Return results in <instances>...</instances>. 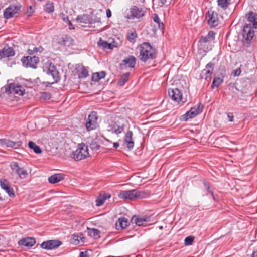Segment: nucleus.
I'll use <instances>...</instances> for the list:
<instances>
[{"instance_id": "8", "label": "nucleus", "mask_w": 257, "mask_h": 257, "mask_svg": "<svg viewBox=\"0 0 257 257\" xmlns=\"http://www.w3.org/2000/svg\"><path fill=\"white\" fill-rule=\"evenodd\" d=\"M203 108V105L201 103H199L194 107H192L190 110L187 111L184 115H182L181 119L186 121L189 119L194 118L202 112Z\"/></svg>"}, {"instance_id": "56", "label": "nucleus", "mask_w": 257, "mask_h": 257, "mask_svg": "<svg viewBox=\"0 0 257 257\" xmlns=\"http://www.w3.org/2000/svg\"><path fill=\"white\" fill-rule=\"evenodd\" d=\"M113 146L114 148H117L119 146V143L118 142H114Z\"/></svg>"}, {"instance_id": "16", "label": "nucleus", "mask_w": 257, "mask_h": 257, "mask_svg": "<svg viewBox=\"0 0 257 257\" xmlns=\"http://www.w3.org/2000/svg\"><path fill=\"white\" fill-rule=\"evenodd\" d=\"M22 144L21 141H12L6 138L0 139V146L13 148L17 149L19 148Z\"/></svg>"}, {"instance_id": "5", "label": "nucleus", "mask_w": 257, "mask_h": 257, "mask_svg": "<svg viewBox=\"0 0 257 257\" xmlns=\"http://www.w3.org/2000/svg\"><path fill=\"white\" fill-rule=\"evenodd\" d=\"M2 91L7 95L22 96L24 95L25 90L22 85L12 83L5 85L2 88Z\"/></svg>"}, {"instance_id": "15", "label": "nucleus", "mask_w": 257, "mask_h": 257, "mask_svg": "<svg viewBox=\"0 0 257 257\" xmlns=\"http://www.w3.org/2000/svg\"><path fill=\"white\" fill-rule=\"evenodd\" d=\"M145 11L143 10L142 8H139L134 6L130 9V15H128V19H134L135 18L139 19L143 17L145 15Z\"/></svg>"}, {"instance_id": "11", "label": "nucleus", "mask_w": 257, "mask_h": 257, "mask_svg": "<svg viewBox=\"0 0 257 257\" xmlns=\"http://www.w3.org/2000/svg\"><path fill=\"white\" fill-rule=\"evenodd\" d=\"M205 18L208 25L211 28L215 27L219 24L218 14L213 10H209L206 14Z\"/></svg>"}, {"instance_id": "46", "label": "nucleus", "mask_w": 257, "mask_h": 257, "mask_svg": "<svg viewBox=\"0 0 257 257\" xmlns=\"http://www.w3.org/2000/svg\"><path fill=\"white\" fill-rule=\"evenodd\" d=\"M241 70L240 68H237L235 70H233L232 71V74L234 76H238L240 75L241 73Z\"/></svg>"}, {"instance_id": "20", "label": "nucleus", "mask_w": 257, "mask_h": 257, "mask_svg": "<svg viewBox=\"0 0 257 257\" xmlns=\"http://www.w3.org/2000/svg\"><path fill=\"white\" fill-rule=\"evenodd\" d=\"M136 58L134 56H130L123 60L122 63L120 65L121 68L123 69L126 67L131 68H134L136 64Z\"/></svg>"}, {"instance_id": "33", "label": "nucleus", "mask_w": 257, "mask_h": 257, "mask_svg": "<svg viewBox=\"0 0 257 257\" xmlns=\"http://www.w3.org/2000/svg\"><path fill=\"white\" fill-rule=\"evenodd\" d=\"M130 75V72H127L123 74L121 78H120L118 84L120 86H123L125 85L126 82L128 80V78Z\"/></svg>"}, {"instance_id": "48", "label": "nucleus", "mask_w": 257, "mask_h": 257, "mask_svg": "<svg viewBox=\"0 0 257 257\" xmlns=\"http://www.w3.org/2000/svg\"><path fill=\"white\" fill-rule=\"evenodd\" d=\"M227 117L228 118V121L230 122H232L233 121L234 116L232 113H227Z\"/></svg>"}, {"instance_id": "47", "label": "nucleus", "mask_w": 257, "mask_h": 257, "mask_svg": "<svg viewBox=\"0 0 257 257\" xmlns=\"http://www.w3.org/2000/svg\"><path fill=\"white\" fill-rule=\"evenodd\" d=\"M203 184L204 185L205 188L206 189V190L209 193H210L212 191V190L210 189L209 183L208 182L204 181Z\"/></svg>"}, {"instance_id": "51", "label": "nucleus", "mask_w": 257, "mask_h": 257, "mask_svg": "<svg viewBox=\"0 0 257 257\" xmlns=\"http://www.w3.org/2000/svg\"><path fill=\"white\" fill-rule=\"evenodd\" d=\"M33 11L32 10V7L30 6L29 8V10H28L27 11V14L28 16H30L33 13Z\"/></svg>"}, {"instance_id": "49", "label": "nucleus", "mask_w": 257, "mask_h": 257, "mask_svg": "<svg viewBox=\"0 0 257 257\" xmlns=\"http://www.w3.org/2000/svg\"><path fill=\"white\" fill-rule=\"evenodd\" d=\"M79 257H89L87 251H81L80 252Z\"/></svg>"}, {"instance_id": "19", "label": "nucleus", "mask_w": 257, "mask_h": 257, "mask_svg": "<svg viewBox=\"0 0 257 257\" xmlns=\"http://www.w3.org/2000/svg\"><path fill=\"white\" fill-rule=\"evenodd\" d=\"M214 64L211 62L208 63L203 70L202 73L205 75V79L206 81H209L211 79V75L214 69Z\"/></svg>"}, {"instance_id": "2", "label": "nucleus", "mask_w": 257, "mask_h": 257, "mask_svg": "<svg viewBox=\"0 0 257 257\" xmlns=\"http://www.w3.org/2000/svg\"><path fill=\"white\" fill-rule=\"evenodd\" d=\"M149 196V193L144 191L133 189L127 191H121L118 194L119 198L124 199L133 200L136 198H145Z\"/></svg>"}, {"instance_id": "30", "label": "nucleus", "mask_w": 257, "mask_h": 257, "mask_svg": "<svg viewBox=\"0 0 257 257\" xmlns=\"http://www.w3.org/2000/svg\"><path fill=\"white\" fill-rule=\"evenodd\" d=\"M97 44L99 46L101 47L103 49H112L114 47L112 44L109 43L107 41L103 40L102 38H100Z\"/></svg>"}, {"instance_id": "4", "label": "nucleus", "mask_w": 257, "mask_h": 257, "mask_svg": "<svg viewBox=\"0 0 257 257\" xmlns=\"http://www.w3.org/2000/svg\"><path fill=\"white\" fill-rule=\"evenodd\" d=\"M215 33L213 31H209L205 36H201L199 41L198 47L204 52H207L211 49L210 43L215 39Z\"/></svg>"}, {"instance_id": "32", "label": "nucleus", "mask_w": 257, "mask_h": 257, "mask_svg": "<svg viewBox=\"0 0 257 257\" xmlns=\"http://www.w3.org/2000/svg\"><path fill=\"white\" fill-rule=\"evenodd\" d=\"M106 73L104 71L96 72L93 74L92 76V80L95 82L99 81L100 79L104 78Z\"/></svg>"}, {"instance_id": "31", "label": "nucleus", "mask_w": 257, "mask_h": 257, "mask_svg": "<svg viewBox=\"0 0 257 257\" xmlns=\"http://www.w3.org/2000/svg\"><path fill=\"white\" fill-rule=\"evenodd\" d=\"M137 37V34L135 30H130L128 31L127 34V38L128 40L134 43L136 41V39Z\"/></svg>"}, {"instance_id": "52", "label": "nucleus", "mask_w": 257, "mask_h": 257, "mask_svg": "<svg viewBox=\"0 0 257 257\" xmlns=\"http://www.w3.org/2000/svg\"><path fill=\"white\" fill-rule=\"evenodd\" d=\"M62 19H63V20L64 22H66V23H68V22L70 21V20H69L68 17L67 16H65L64 14H63Z\"/></svg>"}, {"instance_id": "41", "label": "nucleus", "mask_w": 257, "mask_h": 257, "mask_svg": "<svg viewBox=\"0 0 257 257\" xmlns=\"http://www.w3.org/2000/svg\"><path fill=\"white\" fill-rule=\"evenodd\" d=\"M81 234H74L72 235L71 238V242L73 244H77L79 243V240L81 238Z\"/></svg>"}, {"instance_id": "44", "label": "nucleus", "mask_w": 257, "mask_h": 257, "mask_svg": "<svg viewBox=\"0 0 257 257\" xmlns=\"http://www.w3.org/2000/svg\"><path fill=\"white\" fill-rule=\"evenodd\" d=\"M193 240H194L193 236H187V237L185 238V241H184L185 245H188L192 244L193 243Z\"/></svg>"}, {"instance_id": "14", "label": "nucleus", "mask_w": 257, "mask_h": 257, "mask_svg": "<svg viewBox=\"0 0 257 257\" xmlns=\"http://www.w3.org/2000/svg\"><path fill=\"white\" fill-rule=\"evenodd\" d=\"M20 9V6L11 4L4 10V16L6 19H10L19 13L21 11Z\"/></svg>"}, {"instance_id": "36", "label": "nucleus", "mask_w": 257, "mask_h": 257, "mask_svg": "<svg viewBox=\"0 0 257 257\" xmlns=\"http://www.w3.org/2000/svg\"><path fill=\"white\" fill-rule=\"evenodd\" d=\"M78 77L79 78H85L88 76V71L86 68L82 66L80 70H78Z\"/></svg>"}, {"instance_id": "35", "label": "nucleus", "mask_w": 257, "mask_h": 257, "mask_svg": "<svg viewBox=\"0 0 257 257\" xmlns=\"http://www.w3.org/2000/svg\"><path fill=\"white\" fill-rule=\"evenodd\" d=\"M29 148L32 149L34 152L36 154H40L42 152V150L39 146L37 145L34 142L29 141L28 143Z\"/></svg>"}, {"instance_id": "45", "label": "nucleus", "mask_w": 257, "mask_h": 257, "mask_svg": "<svg viewBox=\"0 0 257 257\" xmlns=\"http://www.w3.org/2000/svg\"><path fill=\"white\" fill-rule=\"evenodd\" d=\"M87 16L85 15H84L83 16H78L77 17V20L79 21L81 23H86L85 22V18H87Z\"/></svg>"}, {"instance_id": "28", "label": "nucleus", "mask_w": 257, "mask_h": 257, "mask_svg": "<svg viewBox=\"0 0 257 257\" xmlns=\"http://www.w3.org/2000/svg\"><path fill=\"white\" fill-rule=\"evenodd\" d=\"M72 42L73 40L70 37L65 35L59 40V43L62 45L69 46L72 45Z\"/></svg>"}, {"instance_id": "38", "label": "nucleus", "mask_w": 257, "mask_h": 257, "mask_svg": "<svg viewBox=\"0 0 257 257\" xmlns=\"http://www.w3.org/2000/svg\"><path fill=\"white\" fill-rule=\"evenodd\" d=\"M44 11L48 13H52L54 10L53 4L52 2H48L44 8Z\"/></svg>"}, {"instance_id": "42", "label": "nucleus", "mask_w": 257, "mask_h": 257, "mask_svg": "<svg viewBox=\"0 0 257 257\" xmlns=\"http://www.w3.org/2000/svg\"><path fill=\"white\" fill-rule=\"evenodd\" d=\"M100 145L95 141H92L90 144V148L94 152H97L100 149Z\"/></svg>"}, {"instance_id": "55", "label": "nucleus", "mask_w": 257, "mask_h": 257, "mask_svg": "<svg viewBox=\"0 0 257 257\" xmlns=\"http://www.w3.org/2000/svg\"><path fill=\"white\" fill-rule=\"evenodd\" d=\"M94 22L100 23L101 22V18L100 17H96Z\"/></svg>"}, {"instance_id": "60", "label": "nucleus", "mask_w": 257, "mask_h": 257, "mask_svg": "<svg viewBox=\"0 0 257 257\" xmlns=\"http://www.w3.org/2000/svg\"><path fill=\"white\" fill-rule=\"evenodd\" d=\"M107 142L108 143H111V142H110L108 140H106Z\"/></svg>"}, {"instance_id": "25", "label": "nucleus", "mask_w": 257, "mask_h": 257, "mask_svg": "<svg viewBox=\"0 0 257 257\" xmlns=\"http://www.w3.org/2000/svg\"><path fill=\"white\" fill-rule=\"evenodd\" d=\"M133 133L131 131H128L125 136V142L126 144V147L131 150L133 148L134 143L132 141Z\"/></svg>"}, {"instance_id": "59", "label": "nucleus", "mask_w": 257, "mask_h": 257, "mask_svg": "<svg viewBox=\"0 0 257 257\" xmlns=\"http://www.w3.org/2000/svg\"><path fill=\"white\" fill-rule=\"evenodd\" d=\"M210 194L211 195L212 197V198L213 199V200H215V197L213 194V191L212 192H211L210 193Z\"/></svg>"}, {"instance_id": "34", "label": "nucleus", "mask_w": 257, "mask_h": 257, "mask_svg": "<svg viewBox=\"0 0 257 257\" xmlns=\"http://www.w3.org/2000/svg\"><path fill=\"white\" fill-rule=\"evenodd\" d=\"M152 18L154 22H155L158 28L160 29H163L164 28V25L163 22H161L160 18L159 17L158 15L157 14H154L152 15Z\"/></svg>"}, {"instance_id": "50", "label": "nucleus", "mask_w": 257, "mask_h": 257, "mask_svg": "<svg viewBox=\"0 0 257 257\" xmlns=\"http://www.w3.org/2000/svg\"><path fill=\"white\" fill-rule=\"evenodd\" d=\"M42 96L45 97V99H50V94L47 92H44L42 93Z\"/></svg>"}, {"instance_id": "21", "label": "nucleus", "mask_w": 257, "mask_h": 257, "mask_svg": "<svg viewBox=\"0 0 257 257\" xmlns=\"http://www.w3.org/2000/svg\"><path fill=\"white\" fill-rule=\"evenodd\" d=\"M36 243V240L33 237H26L20 239L18 241V244L20 246H25L28 248H31L34 246Z\"/></svg>"}, {"instance_id": "7", "label": "nucleus", "mask_w": 257, "mask_h": 257, "mask_svg": "<svg viewBox=\"0 0 257 257\" xmlns=\"http://www.w3.org/2000/svg\"><path fill=\"white\" fill-rule=\"evenodd\" d=\"M71 157L76 161H80L89 156L88 146L84 143L79 144L77 149L73 151L71 155Z\"/></svg>"}, {"instance_id": "17", "label": "nucleus", "mask_w": 257, "mask_h": 257, "mask_svg": "<svg viewBox=\"0 0 257 257\" xmlns=\"http://www.w3.org/2000/svg\"><path fill=\"white\" fill-rule=\"evenodd\" d=\"M0 185L1 188L8 193L10 197H14L15 193L14 190L13 188L11 187L9 181L7 179H1L0 180Z\"/></svg>"}, {"instance_id": "23", "label": "nucleus", "mask_w": 257, "mask_h": 257, "mask_svg": "<svg viewBox=\"0 0 257 257\" xmlns=\"http://www.w3.org/2000/svg\"><path fill=\"white\" fill-rule=\"evenodd\" d=\"M130 225L129 221L125 217L119 218L116 223L117 229H123Z\"/></svg>"}, {"instance_id": "57", "label": "nucleus", "mask_w": 257, "mask_h": 257, "mask_svg": "<svg viewBox=\"0 0 257 257\" xmlns=\"http://www.w3.org/2000/svg\"><path fill=\"white\" fill-rule=\"evenodd\" d=\"M251 257H257V251H254L252 252V254L251 255Z\"/></svg>"}, {"instance_id": "9", "label": "nucleus", "mask_w": 257, "mask_h": 257, "mask_svg": "<svg viewBox=\"0 0 257 257\" xmlns=\"http://www.w3.org/2000/svg\"><path fill=\"white\" fill-rule=\"evenodd\" d=\"M10 167L12 173L17 175L21 179H25L27 177L28 174L27 171L24 168L21 167L17 162H11Z\"/></svg>"}, {"instance_id": "3", "label": "nucleus", "mask_w": 257, "mask_h": 257, "mask_svg": "<svg viewBox=\"0 0 257 257\" xmlns=\"http://www.w3.org/2000/svg\"><path fill=\"white\" fill-rule=\"evenodd\" d=\"M155 53V49L149 43L144 42L140 47V60L146 62L149 59H152Z\"/></svg>"}, {"instance_id": "39", "label": "nucleus", "mask_w": 257, "mask_h": 257, "mask_svg": "<svg viewBox=\"0 0 257 257\" xmlns=\"http://www.w3.org/2000/svg\"><path fill=\"white\" fill-rule=\"evenodd\" d=\"M230 0H218V5L223 9H226L230 4Z\"/></svg>"}, {"instance_id": "18", "label": "nucleus", "mask_w": 257, "mask_h": 257, "mask_svg": "<svg viewBox=\"0 0 257 257\" xmlns=\"http://www.w3.org/2000/svg\"><path fill=\"white\" fill-rule=\"evenodd\" d=\"M168 93L169 97L174 101L179 103L182 101V94L178 88L169 90Z\"/></svg>"}, {"instance_id": "61", "label": "nucleus", "mask_w": 257, "mask_h": 257, "mask_svg": "<svg viewBox=\"0 0 257 257\" xmlns=\"http://www.w3.org/2000/svg\"><path fill=\"white\" fill-rule=\"evenodd\" d=\"M162 228H163L162 226L160 227V229H162Z\"/></svg>"}, {"instance_id": "58", "label": "nucleus", "mask_w": 257, "mask_h": 257, "mask_svg": "<svg viewBox=\"0 0 257 257\" xmlns=\"http://www.w3.org/2000/svg\"><path fill=\"white\" fill-rule=\"evenodd\" d=\"M160 1L163 5L166 4L167 2V0H160Z\"/></svg>"}, {"instance_id": "53", "label": "nucleus", "mask_w": 257, "mask_h": 257, "mask_svg": "<svg viewBox=\"0 0 257 257\" xmlns=\"http://www.w3.org/2000/svg\"><path fill=\"white\" fill-rule=\"evenodd\" d=\"M106 16L108 18H110L111 16V12L109 9L106 10Z\"/></svg>"}, {"instance_id": "62", "label": "nucleus", "mask_w": 257, "mask_h": 257, "mask_svg": "<svg viewBox=\"0 0 257 257\" xmlns=\"http://www.w3.org/2000/svg\"><path fill=\"white\" fill-rule=\"evenodd\" d=\"M0 200H2V198L0 197Z\"/></svg>"}, {"instance_id": "24", "label": "nucleus", "mask_w": 257, "mask_h": 257, "mask_svg": "<svg viewBox=\"0 0 257 257\" xmlns=\"http://www.w3.org/2000/svg\"><path fill=\"white\" fill-rule=\"evenodd\" d=\"M15 55V51L11 47H4L0 51V57L1 58L9 57Z\"/></svg>"}, {"instance_id": "43", "label": "nucleus", "mask_w": 257, "mask_h": 257, "mask_svg": "<svg viewBox=\"0 0 257 257\" xmlns=\"http://www.w3.org/2000/svg\"><path fill=\"white\" fill-rule=\"evenodd\" d=\"M124 130L123 125L114 126L113 128V132L115 134L118 135L121 133Z\"/></svg>"}, {"instance_id": "6", "label": "nucleus", "mask_w": 257, "mask_h": 257, "mask_svg": "<svg viewBox=\"0 0 257 257\" xmlns=\"http://www.w3.org/2000/svg\"><path fill=\"white\" fill-rule=\"evenodd\" d=\"M43 71L49 76H51L53 81L50 84H54L58 82L60 80L59 73L54 64L50 61L45 63V66L43 68Z\"/></svg>"}, {"instance_id": "13", "label": "nucleus", "mask_w": 257, "mask_h": 257, "mask_svg": "<svg viewBox=\"0 0 257 257\" xmlns=\"http://www.w3.org/2000/svg\"><path fill=\"white\" fill-rule=\"evenodd\" d=\"M62 244V242L59 240H49L43 241L40 244V247L45 250H53L57 248Z\"/></svg>"}, {"instance_id": "40", "label": "nucleus", "mask_w": 257, "mask_h": 257, "mask_svg": "<svg viewBox=\"0 0 257 257\" xmlns=\"http://www.w3.org/2000/svg\"><path fill=\"white\" fill-rule=\"evenodd\" d=\"M223 82V79H221L219 77H215L213 79L211 88L213 89L215 87H218L219 85H220Z\"/></svg>"}, {"instance_id": "54", "label": "nucleus", "mask_w": 257, "mask_h": 257, "mask_svg": "<svg viewBox=\"0 0 257 257\" xmlns=\"http://www.w3.org/2000/svg\"><path fill=\"white\" fill-rule=\"evenodd\" d=\"M68 24L69 25V29L70 30H72V29H74V27L73 26V25L72 24V23L70 21H69L68 22Z\"/></svg>"}, {"instance_id": "37", "label": "nucleus", "mask_w": 257, "mask_h": 257, "mask_svg": "<svg viewBox=\"0 0 257 257\" xmlns=\"http://www.w3.org/2000/svg\"><path fill=\"white\" fill-rule=\"evenodd\" d=\"M43 48L42 46H39V47L32 46L28 49L27 53L29 55H32L35 53L42 52L43 51Z\"/></svg>"}, {"instance_id": "26", "label": "nucleus", "mask_w": 257, "mask_h": 257, "mask_svg": "<svg viewBox=\"0 0 257 257\" xmlns=\"http://www.w3.org/2000/svg\"><path fill=\"white\" fill-rule=\"evenodd\" d=\"M64 178V175L63 174H55L51 175L48 178L49 183L54 184L60 182Z\"/></svg>"}, {"instance_id": "1", "label": "nucleus", "mask_w": 257, "mask_h": 257, "mask_svg": "<svg viewBox=\"0 0 257 257\" xmlns=\"http://www.w3.org/2000/svg\"><path fill=\"white\" fill-rule=\"evenodd\" d=\"M247 20L249 23L244 26L242 35L245 40L250 42L254 36L253 29L257 28V14L253 12H249Z\"/></svg>"}, {"instance_id": "27", "label": "nucleus", "mask_w": 257, "mask_h": 257, "mask_svg": "<svg viewBox=\"0 0 257 257\" xmlns=\"http://www.w3.org/2000/svg\"><path fill=\"white\" fill-rule=\"evenodd\" d=\"M111 195L109 194L103 193L100 194V196L96 200V205L97 206H100L102 205L105 200L107 199L110 198Z\"/></svg>"}, {"instance_id": "29", "label": "nucleus", "mask_w": 257, "mask_h": 257, "mask_svg": "<svg viewBox=\"0 0 257 257\" xmlns=\"http://www.w3.org/2000/svg\"><path fill=\"white\" fill-rule=\"evenodd\" d=\"M87 233L88 236L91 237L98 238L99 237L100 231L96 228H87Z\"/></svg>"}, {"instance_id": "12", "label": "nucleus", "mask_w": 257, "mask_h": 257, "mask_svg": "<svg viewBox=\"0 0 257 257\" xmlns=\"http://www.w3.org/2000/svg\"><path fill=\"white\" fill-rule=\"evenodd\" d=\"M21 61L24 66L26 67H31L33 68H36L37 67V64L39 62V58L38 57L34 56L23 57L21 59Z\"/></svg>"}, {"instance_id": "22", "label": "nucleus", "mask_w": 257, "mask_h": 257, "mask_svg": "<svg viewBox=\"0 0 257 257\" xmlns=\"http://www.w3.org/2000/svg\"><path fill=\"white\" fill-rule=\"evenodd\" d=\"M149 219L147 217L133 216L131 219V222L138 226H143L144 223L148 222Z\"/></svg>"}, {"instance_id": "10", "label": "nucleus", "mask_w": 257, "mask_h": 257, "mask_svg": "<svg viewBox=\"0 0 257 257\" xmlns=\"http://www.w3.org/2000/svg\"><path fill=\"white\" fill-rule=\"evenodd\" d=\"M98 117L95 112H92L88 117L85 123V127L87 131H90L96 128L98 124L97 123Z\"/></svg>"}]
</instances>
